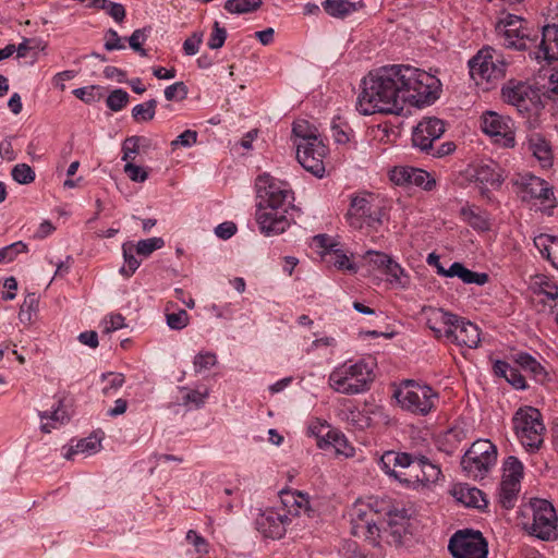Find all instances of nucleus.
Here are the masks:
<instances>
[{
  "instance_id": "aec40b11",
  "label": "nucleus",
  "mask_w": 558,
  "mask_h": 558,
  "mask_svg": "<svg viewBox=\"0 0 558 558\" xmlns=\"http://www.w3.org/2000/svg\"><path fill=\"white\" fill-rule=\"evenodd\" d=\"M290 521L288 514L269 510L259 515L257 529L265 537L281 538L286 534V525Z\"/></svg>"
},
{
  "instance_id": "f704fd0d",
  "label": "nucleus",
  "mask_w": 558,
  "mask_h": 558,
  "mask_svg": "<svg viewBox=\"0 0 558 558\" xmlns=\"http://www.w3.org/2000/svg\"><path fill=\"white\" fill-rule=\"evenodd\" d=\"M322 255L327 264L333 265L339 270L356 271L354 264L340 248L329 250Z\"/></svg>"
},
{
  "instance_id": "a18cd8bd",
  "label": "nucleus",
  "mask_w": 558,
  "mask_h": 558,
  "mask_svg": "<svg viewBox=\"0 0 558 558\" xmlns=\"http://www.w3.org/2000/svg\"><path fill=\"white\" fill-rule=\"evenodd\" d=\"M100 447V439L89 436L84 439H81L76 446L75 449L71 448L69 452L66 453L65 458L71 459L72 454L77 452H93L96 451L97 448Z\"/></svg>"
},
{
  "instance_id": "b1692460",
  "label": "nucleus",
  "mask_w": 558,
  "mask_h": 558,
  "mask_svg": "<svg viewBox=\"0 0 558 558\" xmlns=\"http://www.w3.org/2000/svg\"><path fill=\"white\" fill-rule=\"evenodd\" d=\"M529 150L541 162L543 168L553 165V150L550 143L541 134L535 133L529 137Z\"/></svg>"
},
{
  "instance_id": "a878e982",
  "label": "nucleus",
  "mask_w": 558,
  "mask_h": 558,
  "mask_svg": "<svg viewBox=\"0 0 558 558\" xmlns=\"http://www.w3.org/2000/svg\"><path fill=\"white\" fill-rule=\"evenodd\" d=\"M513 361L529 373L537 383L544 384L548 380V373L544 366L526 352H519L513 355Z\"/></svg>"
},
{
  "instance_id": "e433bc0d",
  "label": "nucleus",
  "mask_w": 558,
  "mask_h": 558,
  "mask_svg": "<svg viewBox=\"0 0 558 558\" xmlns=\"http://www.w3.org/2000/svg\"><path fill=\"white\" fill-rule=\"evenodd\" d=\"M104 384L101 392L105 397H112L124 384L125 378L121 373H105L101 375Z\"/></svg>"
},
{
  "instance_id": "423d86ee",
  "label": "nucleus",
  "mask_w": 558,
  "mask_h": 558,
  "mask_svg": "<svg viewBox=\"0 0 558 558\" xmlns=\"http://www.w3.org/2000/svg\"><path fill=\"white\" fill-rule=\"evenodd\" d=\"M374 377L373 369L365 362L360 361L335 369L329 376V385L337 392L357 395L369 389Z\"/></svg>"
},
{
  "instance_id": "6ab92c4d",
  "label": "nucleus",
  "mask_w": 558,
  "mask_h": 558,
  "mask_svg": "<svg viewBox=\"0 0 558 558\" xmlns=\"http://www.w3.org/2000/svg\"><path fill=\"white\" fill-rule=\"evenodd\" d=\"M458 322V315L444 311L442 308H429L427 311L426 326L434 332L436 338H450L453 326Z\"/></svg>"
},
{
  "instance_id": "4be33fe9",
  "label": "nucleus",
  "mask_w": 558,
  "mask_h": 558,
  "mask_svg": "<svg viewBox=\"0 0 558 558\" xmlns=\"http://www.w3.org/2000/svg\"><path fill=\"white\" fill-rule=\"evenodd\" d=\"M352 533L355 536L364 537L372 545H376L378 543L377 539L379 537L380 529L373 517L368 518L366 512L359 509L356 519L352 521Z\"/></svg>"
},
{
  "instance_id": "f3484780",
  "label": "nucleus",
  "mask_w": 558,
  "mask_h": 558,
  "mask_svg": "<svg viewBox=\"0 0 558 558\" xmlns=\"http://www.w3.org/2000/svg\"><path fill=\"white\" fill-rule=\"evenodd\" d=\"M390 180L397 185H416L427 191L436 184L427 171L412 167H396L390 173Z\"/></svg>"
},
{
  "instance_id": "39448f33",
  "label": "nucleus",
  "mask_w": 558,
  "mask_h": 558,
  "mask_svg": "<svg viewBox=\"0 0 558 558\" xmlns=\"http://www.w3.org/2000/svg\"><path fill=\"white\" fill-rule=\"evenodd\" d=\"M393 398L403 410L424 416L435 407L438 393L427 385L405 379L393 391Z\"/></svg>"
},
{
  "instance_id": "774afa93",
  "label": "nucleus",
  "mask_w": 558,
  "mask_h": 558,
  "mask_svg": "<svg viewBox=\"0 0 558 558\" xmlns=\"http://www.w3.org/2000/svg\"><path fill=\"white\" fill-rule=\"evenodd\" d=\"M539 292L545 294L550 300H558V287L547 279L539 282Z\"/></svg>"
},
{
  "instance_id": "58836bf2",
  "label": "nucleus",
  "mask_w": 558,
  "mask_h": 558,
  "mask_svg": "<svg viewBox=\"0 0 558 558\" xmlns=\"http://www.w3.org/2000/svg\"><path fill=\"white\" fill-rule=\"evenodd\" d=\"M523 476V464L521 461L513 456L507 458L504 463V480L510 478L514 482H519Z\"/></svg>"
},
{
  "instance_id": "0e129e2a",
  "label": "nucleus",
  "mask_w": 558,
  "mask_h": 558,
  "mask_svg": "<svg viewBox=\"0 0 558 558\" xmlns=\"http://www.w3.org/2000/svg\"><path fill=\"white\" fill-rule=\"evenodd\" d=\"M236 232V226L232 221H226L218 225L215 229V233L218 238L227 240L230 239Z\"/></svg>"
},
{
  "instance_id": "13d9d810",
  "label": "nucleus",
  "mask_w": 558,
  "mask_h": 558,
  "mask_svg": "<svg viewBox=\"0 0 558 558\" xmlns=\"http://www.w3.org/2000/svg\"><path fill=\"white\" fill-rule=\"evenodd\" d=\"M124 165V172L128 174V177L134 181V182H144L148 173L145 169H143L140 166H136L133 163V161H125Z\"/></svg>"
},
{
  "instance_id": "052dcab7",
  "label": "nucleus",
  "mask_w": 558,
  "mask_h": 558,
  "mask_svg": "<svg viewBox=\"0 0 558 558\" xmlns=\"http://www.w3.org/2000/svg\"><path fill=\"white\" fill-rule=\"evenodd\" d=\"M197 141V132L193 130H186L180 134L174 141L171 142V146L174 149L178 145L183 147H191Z\"/></svg>"
},
{
  "instance_id": "20e7f679",
  "label": "nucleus",
  "mask_w": 558,
  "mask_h": 558,
  "mask_svg": "<svg viewBox=\"0 0 558 558\" xmlns=\"http://www.w3.org/2000/svg\"><path fill=\"white\" fill-rule=\"evenodd\" d=\"M529 512L532 522L523 523V529L532 536L544 542L558 539V517L551 502L546 499L533 498L522 511V515Z\"/></svg>"
},
{
  "instance_id": "09e8293b",
  "label": "nucleus",
  "mask_w": 558,
  "mask_h": 558,
  "mask_svg": "<svg viewBox=\"0 0 558 558\" xmlns=\"http://www.w3.org/2000/svg\"><path fill=\"white\" fill-rule=\"evenodd\" d=\"M227 39V31L225 27L220 26L219 22H214L213 32L208 39V47L210 49H219L225 45Z\"/></svg>"
},
{
  "instance_id": "bf43d9fd",
  "label": "nucleus",
  "mask_w": 558,
  "mask_h": 558,
  "mask_svg": "<svg viewBox=\"0 0 558 558\" xmlns=\"http://www.w3.org/2000/svg\"><path fill=\"white\" fill-rule=\"evenodd\" d=\"M367 256L369 257V264L373 265L374 268L383 269L384 271L391 259L389 255L377 251H368Z\"/></svg>"
},
{
  "instance_id": "5701e85b",
  "label": "nucleus",
  "mask_w": 558,
  "mask_h": 558,
  "mask_svg": "<svg viewBox=\"0 0 558 558\" xmlns=\"http://www.w3.org/2000/svg\"><path fill=\"white\" fill-rule=\"evenodd\" d=\"M317 446L320 449L333 448L336 454L351 457L354 449L349 446L343 434L336 429H329L326 435L317 436Z\"/></svg>"
},
{
  "instance_id": "dca6fc26",
  "label": "nucleus",
  "mask_w": 558,
  "mask_h": 558,
  "mask_svg": "<svg viewBox=\"0 0 558 558\" xmlns=\"http://www.w3.org/2000/svg\"><path fill=\"white\" fill-rule=\"evenodd\" d=\"M445 132V122L436 117H426L414 128L412 142L422 151H429L433 143Z\"/></svg>"
},
{
  "instance_id": "0eeeda50",
  "label": "nucleus",
  "mask_w": 558,
  "mask_h": 558,
  "mask_svg": "<svg viewBox=\"0 0 558 558\" xmlns=\"http://www.w3.org/2000/svg\"><path fill=\"white\" fill-rule=\"evenodd\" d=\"M512 423L517 437L525 448L532 451L541 448L544 441L545 425L537 409L520 408L515 412Z\"/></svg>"
},
{
  "instance_id": "f257e3e1",
  "label": "nucleus",
  "mask_w": 558,
  "mask_h": 558,
  "mask_svg": "<svg viewBox=\"0 0 558 558\" xmlns=\"http://www.w3.org/2000/svg\"><path fill=\"white\" fill-rule=\"evenodd\" d=\"M437 78L404 64L383 66L362 81L356 108L365 116L376 112L400 114L405 104L421 108L437 98Z\"/></svg>"
},
{
  "instance_id": "37998d69",
  "label": "nucleus",
  "mask_w": 558,
  "mask_h": 558,
  "mask_svg": "<svg viewBox=\"0 0 558 558\" xmlns=\"http://www.w3.org/2000/svg\"><path fill=\"white\" fill-rule=\"evenodd\" d=\"M165 245L162 238H150L141 240L134 246L136 253L143 256H149L154 251L161 248Z\"/></svg>"
},
{
  "instance_id": "4d7b16f0",
  "label": "nucleus",
  "mask_w": 558,
  "mask_h": 558,
  "mask_svg": "<svg viewBox=\"0 0 558 558\" xmlns=\"http://www.w3.org/2000/svg\"><path fill=\"white\" fill-rule=\"evenodd\" d=\"M145 29L146 28H138L135 29L132 35L128 38L130 47L140 53L142 57L147 56V50L143 48L142 40L145 39Z\"/></svg>"
},
{
  "instance_id": "79ce46f5",
  "label": "nucleus",
  "mask_w": 558,
  "mask_h": 558,
  "mask_svg": "<svg viewBox=\"0 0 558 558\" xmlns=\"http://www.w3.org/2000/svg\"><path fill=\"white\" fill-rule=\"evenodd\" d=\"M475 179L481 183H489L492 185L500 183V174L496 171L495 166L481 165L475 170Z\"/></svg>"
},
{
  "instance_id": "7ed1b4c3",
  "label": "nucleus",
  "mask_w": 558,
  "mask_h": 558,
  "mask_svg": "<svg viewBox=\"0 0 558 558\" xmlns=\"http://www.w3.org/2000/svg\"><path fill=\"white\" fill-rule=\"evenodd\" d=\"M380 461L386 472L390 475H395L397 478H400V475L395 469H390V466L393 465L407 469L408 472L405 474L410 476V478H405L407 482H416L422 485H427L438 481L441 474L440 469L424 456L387 451L383 454Z\"/></svg>"
},
{
  "instance_id": "69168bd1",
  "label": "nucleus",
  "mask_w": 558,
  "mask_h": 558,
  "mask_svg": "<svg viewBox=\"0 0 558 558\" xmlns=\"http://www.w3.org/2000/svg\"><path fill=\"white\" fill-rule=\"evenodd\" d=\"M106 11L117 23H122L125 19V8L121 3L110 1Z\"/></svg>"
},
{
  "instance_id": "603ef678",
  "label": "nucleus",
  "mask_w": 558,
  "mask_h": 558,
  "mask_svg": "<svg viewBox=\"0 0 558 558\" xmlns=\"http://www.w3.org/2000/svg\"><path fill=\"white\" fill-rule=\"evenodd\" d=\"M187 96V87L183 82H177L172 85H169L165 89V97L167 100L171 101L174 99L183 100Z\"/></svg>"
},
{
  "instance_id": "4c0bfd02",
  "label": "nucleus",
  "mask_w": 558,
  "mask_h": 558,
  "mask_svg": "<svg viewBox=\"0 0 558 558\" xmlns=\"http://www.w3.org/2000/svg\"><path fill=\"white\" fill-rule=\"evenodd\" d=\"M134 244L125 242L122 244V252L125 265L121 267L120 274L124 277H131L140 267V260L133 254Z\"/></svg>"
},
{
  "instance_id": "1a4fd4ad",
  "label": "nucleus",
  "mask_w": 558,
  "mask_h": 558,
  "mask_svg": "<svg viewBox=\"0 0 558 558\" xmlns=\"http://www.w3.org/2000/svg\"><path fill=\"white\" fill-rule=\"evenodd\" d=\"M508 63L502 56L490 47L481 49L469 61L470 74L473 80L494 81L505 76Z\"/></svg>"
},
{
  "instance_id": "5fc2aeb1",
  "label": "nucleus",
  "mask_w": 558,
  "mask_h": 558,
  "mask_svg": "<svg viewBox=\"0 0 558 558\" xmlns=\"http://www.w3.org/2000/svg\"><path fill=\"white\" fill-rule=\"evenodd\" d=\"M217 363V357L214 353H198L194 359L195 372L208 369Z\"/></svg>"
},
{
  "instance_id": "6e6d98bb",
  "label": "nucleus",
  "mask_w": 558,
  "mask_h": 558,
  "mask_svg": "<svg viewBox=\"0 0 558 558\" xmlns=\"http://www.w3.org/2000/svg\"><path fill=\"white\" fill-rule=\"evenodd\" d=\"M26 251L27 245L23 242H16L0 248V263L3 260H13L19 253Z\"/></svg>"
},
{
  "instance_id": "c03bdc74",
  "label": "nucleus",
  "mask_w": 558,
  "mask_h": 558,
  "mask_svg": "<svg viewBox=\"0 0 558 558\" xmlns=\"http://www.w3.org/2000/svg\"><path fill=\"white\" fill-rule=\"evenodd\" d=\"M12 178L20 184H29L35 180L34 170L26 163H19L12 169Z\"/></svg>"
},
{
  "instance_id": "7c9ffc66",
  "label": "nucleus",
  "mask_w": 558,
  "mask_h": 558,
  "mask_svg": "<svg viewBox=\"0 0 558 558\" xmlns=\"http://www.w3.org/2000/svg\"><path fill=\"white\" fill-rule=\"evenodd\" d=\"M534 244L544 257L558 266V238L541 234L534 239Z\"/></svg>"
},
{
  "instance_id": "680f3d73",
  "label": "nucleus",
  "mask_w": 558,
  "mask_h": 558,
  "mask_svg": "<svg viewBox=\"0 0 558 558\" xmlns=\"http://www.w3.org/2000/svg\"><path fill=\"white\" fill-rule=\"evenodd\" d=\"M203 40L202 33H193L191 37L183 43V50L187 56H194L198 52L199 45Z\"/></svg>"
},
{
  "instance_id": "864d4df0",
  "label": "nucleus",
  "mask_w": 558,
  "mask_h": 558,
  "mask_svg": "<svg viewBox=\"0 0 558 558\" xmlns=\"http://www.w3.org/2000/svg\"><path fill=\"white\" fill-rule=\"evenodd\" d=\"M385 274L391 277V282H397L402 287H405L408 284V280H402V277H407L404 275L403 268L392 258L390 259V263L387 265Z\"/></svg>"
},
{
  "instance_id": "f03ea898",
  "label": "nucleus",
  "mask_w": 558,
  "mask_h": 558,
  "mask_svg": "<svg viewBox=\"0 0 558 558\" xmlns=\"http://www.w3.org/2000/svg\"><path fill=\"white\" fill-rule=\"evenodd\" d=\"M259 202L256 210V221L260 231L266 235L283 233L290 226L286 216L293 199L292 191L277 184L267 173L258 175L255 183Z\"/></svg>"
},
{
  "instance_id": "2eb2a0df",
  "label": "nucleus",
  "mask_w": 558,
  "mask_h": 558,
  "mask_svg": "<svg viewBox=\"0 0 558 558\" xmlns=\"http://www.w3.org/2000/svg\"><path fill=\"white\" fill-rule=\"evenodd\" d=\"M507 104L515 106L520 112L530 111L531 106L539 100L536 89L524 82L509 81L501 89Z\"/></svg>"
},
{
  "instance_id": "473e14b6",
  "label": "nucleus",
  "mask_w": 558,
  "mask_h": 558,
  "mask_svg": "<svg viewBox=\"0 0 558 558\" xmlns=\"http://www.w3.org/2000/svg\"><path fill=\"white\" fill-rule=\"evenodd\" d=\"M292 133L296 138V144L320 142L318 131L306 120H299L293 123Z\"/></svg>"
},
{
  "instance_id": "f8f14e48",
  "label": "nucleus",
  "mask_w": 558,
  "mask_h": 558,
  "mask_svg": "<svg viewBox=\"0 0 558 558\" xmlns=\"http://www.w3.org/2000/svg\"><path fill=\"white\" fill-rule=\"evenodd\" d=\"M345 219L354 229L364 227L377 229L383 223L381 208L374 205L367 196H353Z\"/></svg>"
},
{
  "instance_id": "6e6552de",
  "label": "nucleus",
  "mask_w": 558,
  "mask_h": 558,
  "mask_svg": "<svg viewBox=\"0 0 558 558\" xmlns=\"http://www.w3.org/2000/svg\"><path fill=\"white\" fill-rule=\"evenodd\" d=\"M496 446L487 439H478L463 454L460 464L468 477L482 480L496 463Z\"/></svg>"
},
{
  "instance_id": "cd10ccee",
  "label": "nucleus",
  "mask_w": 558,
  "mask_h": 558,
  "mask_svg": "<svg viewBox=\"0 0 558 558\" xmlns=\"http://www.w3.org/2000/svg\"><path fill=\"white\" fill-rule=\"evenodd\" d=\"M448 277H458L462 280V282L466 284L475 283L478 286H484L489 280V277L486 272H476L470 270L462 263L459 262H454L448 268Z\"/></svg>"
},
{
  "instance_id": "e2e57ef3",
  "label": "nucleus",
  "mask_w": 558,
  "mask_h": 558,
  "mask_svg": "<svg viewBox=\"0 0 558 558\" xmlns=\"http://www.w3.org/2000/svg\"><path fill=\"white\" fill-rule=\"evenodd\" d=\"M300 492L298 490H287V489H282L279 495H280V500H281V504L283 506V509L286 510V514H288V517L290 515L291 513V509H293L294 505H295V501H296V495H299Z\"/></svg>"
},
{
  "instance_id": "9d476101",
  "label": "nucleus",
  "mask_w": 558,
  "mask_h": 558,
  "mask_svg": "<svg viewBox=\"0 0 558 558\" xmlns=\"http://www.w3.org/2000/svg\"><path fill=\"white\" fill-rule=\"evenodd\" d=\"M448 549L453 558H487L488 544L480 531L466 529L451 536Z\"/></svg>"
},
{
  "instance_id": "a211bd4d",
  "label": "nucleus",
  "mask_w": 558,
  "mask_h": 558,
  "mask_svg": "<svg viewBox=\"0 0 558 558\" xmlns=\"http://www.w3.org/2000/svg\"><path fill=\"white\" fill-rule=\"evenodd\" d=\"M387 529L385 532L388 534V542L395 546H401L404 543L405 536L410 533V519L407 515V511L402 510H389L387 512Z\"/></svg>"
},
{
  "instance_id": "49530a36",
  "label": "nucleus",
  "mask_w": 558,
  "mask_h": 558,
  "mask_svg": "<svg viewBox=\"0 0 558 558\" xmlns=\"http://www.w3.org/2000/svg\"><path fill=\"white\" fill-rule=\"evenodd\" d=\"M461 213L472 228L480 231H486L489 229L488 220L482 215L476 214L471 208H462Z\"/></svg>"
},
{
  "instance_id": "ea45409f",
  "label": "nucleus",
  "mask_w": 558,
  "mask_h": 558,
  "mask_svg": "<svg viewBox=\"0 0 558 558\" xmlns=\"http://www.w3.org/2000/svg\"><path fill=\"white\" fill-rule=\"evenodd\" d=\"M157 100L150 99L144 104L136 105L132 109V117L136 121H150L155 117Z\"/></svg>"
},
{
  "instance_id": "c756f323",
  "label": "nucleus",
  "mask_w": 558,
  "mask_h": 558,
  "mask_svg": "<svg viewBox=\"0 0 558 558\" xmlns=\"http://www.w3.org/2000/svg\"><path fill=\"white\" fill-rule=\"evenodd\" d=\"M496 375L504 377L509 384L517 389H525L526 383L519 369L512 367L505 361H496L494 364Z\"/></svg>"
},
{
  "instance_id": "2f4dec72",
  "label": "nucleus",
  "mask_w": 558,
  "mask_h": 558,
  "mask_svg": "<svg viewBox=\"0 0 558 558\" xmlns=\"http://www.w3.org/2000/svg\"><path fill=\"white\" fill-rule=\"evenodd\" d=\"M457 499L466 507L483 509L487 507V500L482 490L475 487H461L456 492Z\"/></svg>"
},
{
  "instance_id": "393cba45",
  "label": "nucleus",
  "mask_w": 558,
  "mask_h": 558,
  "mask_svg": "<svg viewBox=\"0 0 558 558\" xmlns=\"http://www.w3.org/2000/svg\"><path fill=\"white\" fill-rule=\"evenodd\" d=\"M539 48L547 61H558V25L547 24L542 28Z\"/></svg>"
},
{
  "instance_id": "3c124183",
  "label": "nucleus",
  "mask_w": 558,
  "mask_h": 558,
  "mask_svg": "<svg viewBox=\"0 0 558 558\" xmlns=\"http://www.w3.org/2000/svg\"><path fill=\"white\" fill-rule=\"evenodd\" d=\"M167 325L171 329L180 330L187 326L189 324V314L185 310H180L175 313L166 314Z\"/></svg>"
},
{
  "instance_id": "ddd939ff",
  "label": "nucleus",
  "mask_w": 558,
  "mask_h": 558,
  "mask_svg": "<svg viewBox=\"0 0 558 558\" xmlns=\"http://www.w3.org/2000/svg\"><path fill=\"white\" fill-rule=\"evenodd\" d=\"M482 131L498 144L506 148L515 145L513 122L510 118L498 114L495 111H486L481 117Z\"/></svg>"
},
{
  "instance_id": "72a5a7b5",
  "label": "nucleus",
  "mask_w": 558,
  "mask_h": 558,
  "mask_svg": "<svg viewBox=\"0 0 558 558\" xmlns=\"http://www.w3.org/2000/svg\"><path fill=\"white\" fill-rule=\"evenodd\" d=\"M520 489V483L513 480L507 478L501 481L499 492V502L502 508L509 510L514 507V502L518 497Z\"/></svg>"
},
{
  "instance_id": "8fccbe9b",
  "label": "nucleus",
  "mask_w": 558,
  "mask_h": 558,
  "mask_svg": "<svg viewBox=\"0 0 558 558\" xmlns=\"http://www.w3.org/2000/svg\"><path fill=\"white\" fill-rule=\"evenodd\" d=\"M140 136H131L125 138L122 145L123 156L122 160L124 161H133L135 159V155L140 151Z\"/></svg>"
},
{
  "instance_id": "a19ab883",
  "label": "nucleus",
  "mask_w": 558,
  "mask_h": 558,
  "mask_svg": "<svg viewBox=\"0 0 558 558\" xmlns=\"http://www.w3.org/2000/svg\"><path fill=\"white\" fill-rule=\"evenodd\" d=\"M296 501L291 509L290 515L292 517H300L302 514L306 515L307 518H315L316 517V510L312 508L310 504V497L308 495H305L300 492L299 495H296Z\"/></svg>"
},
{
  "instance_id": "bb28decb",
  "label": "nucleus",
  "mask_w": 558,
  "mask_h": 558,
  "mask_svg": "<svg viewBox=\"0 0 558 558\" xmlns=\"http://www.w3.org/2000/svg\"><path fill=\"white\" fill-rule=\"evenodd\" d=\"M322 5L325 12L335 19H345L364 7L362 1L352 2L350 0H325Z\"/></svg>"
},
{
  "instance_id": "9b49d317",
  "label": "nucleus",
  "mask_w": 558,
  "mask_h": 558,
  "mask_svg": "<svg viewBox=\"0 0 558 558\" xmlns=\"http://www.w3.org/2000/svg\"><path fill=\"white\" fill-rule=\"evenodd\" d=\"M525 23L524 19L514 14H508L505 20L497 24L496 28L498 32H501V26L504 27L502 33L507 48L523 51L537 41V33L531 32L524 25Z\"/></svg>"
},
{
  "instance_id": "c85d7f7f",
  "label": "nucleus",
  "mask_w": 558,
  "mask_h": 558,
  "mask_svg": "<svg viewBox=\"0 0 558 558\" xmlns=\"http://www.w3.org/2000/svg\"><path fill=\"white\" fill-rule=\"evenodd\" d=\"M523 193V199L536 198L542 202L549 201L554 195L548 183L537 177L530 178V180L524 184Z\"/></svg>"
},
{
  "instance_id": "338daca9",
  "label": "nucleus",
  "mask_w": 558,
  "mask_h": 558,
  "mask_svg": "<svg viewBox=\"0 0 558 558\" xmlns=\"http://www.w3.org/2000/svg\"><path fill=\"white\" fill-rule=\"evenodd\" d=\"M106 36H109L110 39L106 40L105 48L109 51L111 50H120L124 49L125 46L122 44L121 38L119 37L117 31L110 28L108 29Z\"/></svg>"
},
{
  "instance_id": "412c9836",
  "label": "nucleus",
  "mask_w": 558,
  "mask_h": 558,
  "mask_svg": "<svg viewBox=\"0 0 558 558\" xmlns=\"http://www.w3.org/2000/svg\"><path fill=\"white\" fill-rule=\"evenodd\" d=\"M458 345L468 348H477L481 337L478 327L470 320L458 316V322L453 326L452 333L449 338Z\"/></svg>"
},
{
  "instance_id": "de8ad7c7",
  "label": "nucleus",
  "mask_w": 558,
  "mask_h": 558,
  "mask_svg": "<svg viewBox=\"0 0 558 558\" xmlns=\"http://www.w3.org/2000/svg\"><path fill=\"white\" fill-rule=\"evenodd\" d=\"M129 101V94L123 89H114L107 97L106 104L112 111H120Z\"/></svg>"
},
{
  "instance_id": "c9c22d12",
  "label": "nucleus",
  "mask_w": 558,
  "mask_h": 558,
  "mask_svg": "<svg viewBox=\"0 0 558 558\" xmlns=\"http://www.w3.org/2000/svg\"><path fill=\"white\" fill-rule=\"evenodd\" d=\"M263 0H227L223 8L231 14H247L257 11Z\"/></svg>"
},
{
  "instance_id": "4468645a",
  "label": "nucleus",
  "mask_w": 558,
  "mask_h": 558,
  "mask_svg": "<svg viewBox=\"0 0 558 558\" xmlns=\"http://www.w3.org/2000/svg\"><path fill=\"white\" fill-rule=\"evenodd\" d=\"M328 148L323 141L316 143L296 144V159L299 163L310 173L317 178L325 174L324 159Z\"/></svg>"
}]
</instances>
